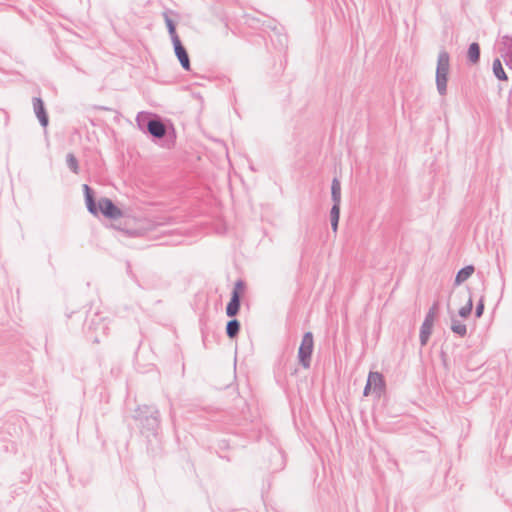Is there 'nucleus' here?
<instances>
[{
  "label": "nucleus",
  "instance_id": "b1692460",
  "mask_svg": "<svg viewBox=\"0 0 512 512\" xmlns=\"http://www.w3.org/2000/svg\"><path fill=\"white\" fill-rule=\"evenodd\" d=\"M244 289V282L242 280H238L235 285H234V288H233V291L232 292H237L239 295L241 293V291Z\"/></svg>",
  "mask_w": 512,
  "mask_h": 512
},
{
  "label": "nucleus",
  "instance_id": "bb28decb",
  "mask_svg": "<svg viewBox=\"0 0 512 512\" xmlns=\"http://www.w3.org/2000/svg\"><path fill=\"white\" fill-rule=\"evenodd\" d=\"M505 63L510 69H512V57L510 59H506Z\"/></svg>",
  "mask_w": 512,
  "mask_h": 512
},
{
  "label": "nucleus",
  "instance_id": "f257e3e1",
  "mask_svg": "<svg viewBox=\"0 0 512 512\" xmlns=\"http://www.w3.org/2000/svg\"><path fill=\"white\" fill-rule=\"evenodd\" d=\"M450 69V56L448 52L442 50L438 54L437 68H436V86L440 95H445L447 92L448 73Z\"/></svg>",
  "mask_w": 512,
  "mask_h": 512
},
{
  "label": "nucleus",
  "instance_id": "2eb2a0df",
  "mask_svg": "<svg viewBox=\"0 0 512 512\" xmlns=\"http://www.w3.org/2000/svg\"><path fill=\"white\" fill-rule=\"evenodd\" d=\"M467 58L469 62L472 64H477L480 60V46L478 43L474 42L471 43L468 51H467Z\"/></svg>",
  "mask_w": 512,
  "mask_h": 512
},
{
  "label": "nucleus",
  "instance_id": "dca6fc26",
  "mask_svg": "<svg viewBox=\"0 0 512 512\" xmlns=\"http://www.w3.org/2000/svg\"><path fill=\"white\" fill-rule=\"evenodd\" d=\"M493 73L495 77L499 80L506 81L508 79L503 69L502 63L498 58L493 61Z\"/></svg>",
  "mask_w": 512,
  "mask_h": 512
},
{
  "label": "nucleus",
  "instance_id": "423d86ee",
  "mask_svg": "<svg viewBox=\"0 0 512 512\" xmlns=\"http://www.w3.org/2000/svg\"><path fill=\"white\" fill-rule=\"evenodd\" d=\"M175 54L182 66L186 71L190 70V59L185 47L182 45L179 37H174L173 41Z\"/></svg>",
  "mask_w": 512,
  "mask_h": 512
},
{
  "label": "nucleus",
  "instance_id": "f8f14e48",
  "mask_svg": "<svg viewBox=\"0 0 512 512\" xmlns=\"http://www.w3.org/2000/svg\"><path fill=\"white\" fill-rule=\"evenodd\" d=\"M83 189H84V193H85V200H86L88 211L94 215L97 214L98 209H97L91 188L87 184H84Z\"/></svg>",
  "mask_w": 512,
  "mask_h": 512
},
{
  "label": "nucleus",
  "instance_id": "0eeeda50",
  "mask_svg": "<svg viewBox=\"0 0 512 512\" xmlns=\"http://www.w3.org/2000/svg\"><path fill=\"white\" fill-rule=\"evenodd\" d=\"M367 383L369 387L373 388V393L380 397L385 388L383 375L379 372H370Z\"/></svg>",
  "mask_w": 512,
  "mask_h": 512
},
{
  "label": "nucleus",
  "instance_id": "4468645a",
  "mask_svg": "<svg viewBox=\"0 0 512 512\" xmlns=\"http://www.w3.org/2000/svg\"><path fill=\"white\" fill-rule=\"evenodd\" d=\"M474 273V266L468 265L460 269L455 277V284L460 285Z\"/></svg>",
  "mask_w": 512,
  "mask_h": 512
},
{
  "label": "nucleus",
  "instance_id": "39448f33",
  "mask_svg": "<svg viewBox=\"0 0 512 512\" xmlns=\"http://www.w3.org/2000/svg\"><path fill=\"white\" fill-rule=\"evenodd\" d=\"M98 207L107 218L118 219L122 216V211L108 198H101Z\"/></svg>",
  "mask_w": 512,
  "mask_h": 512
},
{
  "label": "nucleus",
  "instance_id": "20e7f679",
  "mask_svg": "<svg viewBox=\"0 0 512 512\" xmlns=\"http://www.w3.org/2000/svg\"><path fill=\"white\" fill-rule=\"evenodd\" d=\"M438 312V302H435L432 307L429 309L424 322L422 323L420 329V343L422 346H425L428 342V339L432 333V327L434 324L435 317Z\"/></svg>",
  "mask_w": 512,
  "mask_h": 512
},
{
  "label": "nucleus",
  "instance_id": "f03ea898",
  "mask_svg": "<svg viewBox=\"0 0 512 512\" xmlns=\"http://www.w3.org/2000/svg\"><path fill=\"white\" fill-rule=\"evenodd\" d=\"M137 417L142 421L143 427L155 431L160 423L159 411L152 406L143 405L137 409Z\"/></svg>",
  "mask_w": 512,
  "mask_h": 512
},
{
  "label": "nucleus",
  "instance_id": "a211bd4d",
  "mask_svg": "<svg viewBox=\"0 0 512 512\" xmlns=\"http://www.w3.org/2000/svg\"><path fill=\"white\" fill-rule=\"evenodd\" d=\"M451 330L461 337H464L467 333L466 325L454 317H452Z\"/></svg>",
  "mask_w": 512,
  "mask_h": 512
},
{
  "label": "nucleus",
  "instance_id": "aec40b11",
  "mask_svg": "<svg viewBox=\"0 0 512 512\" xmlns=\"http://www.w3.org/2000/svg\"><path fill=\"white\" fill-rule=\"evenodd\" d=\"M473 308V301L471 295H469L468 301L465 306L459 309V316L466 318L471 314Z\"/></svg>",
  "mask_w": 512,
  "mask_h": 512
},
{
  "label": "nucleus",
  "instance_id": "ddd939ff",
  "mask_svg": "<svg viewBox=\"0 0 512 512\" xmlns=\"http://www.w3.org/2000/svg\"><path fill=\"white\" fill-rule=\"evenodd\" d=\"M331 198H332L333 204H336V205L341 204V183L337 178H334L332 180Z\"/></svg>",
  "mask_w": 512,
  "mask_h": 512
},
{
  "label": "nucleus",
  "instance_id": "7ed1b4c3",
  "mask_svg": "<svg viewBox=\"0 0 512 512\" xmlns=\"http://www.w3.org/2000/svg\"><path fill=\"white\" fill-rule=\"evenodd\" d=\"M314 341L311 332H306L303 335L299 350V362L304 368H309L311 363V355L313 352Z\"/></svg>",
  "mask_w": 512,
  "mask_h": 512
},
{
  "label": "nucleus",
  "instance_id": "412c9836",
  "mask_svg": "<svg viewBox=\"0 0 512 512\" xmlns=\"http://www.w3.org/2000/svg\"><path fill=\"white\" fill-rule=\"evenodd\" d=\"M165 22H166V26L168 28V32H169V34L171 36V39H172V42H173L174 41V37H178V35L176 33L174 22L168 16H165Z\"/></svg>",
  "mask_w": 512,
  "mask_h": 512
},
{
  "label": "nucleus",
  "instance_id": "f3484780",
  "mask_svg": "<svg viewBox=\"0 0 512 512\" xmlns=\"http://www.w3.org/2000/svg\"><path fill=\"white\" fill-rule=\"evenodd\" d=\"M240 330V323L236 319L228 321L226 325V333L229 338H234L238 335Z\"/></svg>",
  "mask_w": 512,
  "mask_h": 512
},
{
  "label": "nucleus",
  "instance_id": "4be33fe9",
  "mask_svg": "<svg viewBox=\"0 0 512 512\" xmlns=\"http://www.w3.org/2000/svg\"><path fill=\"white\" fill-rule=\"evenodd\" d=\"M340 205L333 204L330 211V221H339Z\"/></svg>",
  "mask_w": 512,
  "mask_h": 512
},
{
  "label": "nucleus",
  "instance_id": "1a4fd4ad",
  "mask_svg": "<svg viewBox=\"0 0 512 512\" xmlns=\"http://www.w3.org/2000/svg\"><path fill=\"white\" fill-rule=\"evenodd\" d=\"M499 51L504 60L512 57V35H503L500 38Z\"/></svg>",
  "mask_w": 512,
  "mask_h": 512
},
{
  "label": "nucleus",
  "instance_id": "5701e85b",
  "mask_svg": "<svg viewBox=\"0 0 512 512\" xmlns=\"http://www.w3.org/2000/svg\"><path fill=\"white\" fill-rule=\"evenodd\" d=\"M483 311H484V301L481 298L480 301L478 302L477 306H476V310H475L476 317L480 318L482 316V314H483Z\"/></svg>",
  "mask_w": 512,
  "mask_h": 512
},
{
  "label": "nucleus",
  "instance_id": "9b49d317",
  "mask_svg": "<svg viewBox=\"0 0 512 512\" xmlns=\"http://www.w3.org/2000/svg\"><path fill=\"white\" fill-rule=\"evenodd\" d=\"M240 309V296L237 292H232L231 299L226 306V314L229 317L237 315Z\"/></svg>",
  "mask_w": 512,
  "mask_h": 512
},
{
  "label": "nucleus",
  "instance_id": "6e6552de",
  "mask_svg": "<svg viewBox=\"0 0 512 512\" xmlns=\"http://www.w3.org/2000/svg\"><path fill=\"white\" fill-rule=\"evenodd\" d=\"M33 109L34 113L37 116L40 124L43 127H46L48 125V115L46 113L44 103L41 98L35 97L33 98Z\"/></svg>",
  "mask_w": 512,
  "mask_h": 512
},
{
  "label": "nucleus",
  "instance_id": "a878e982",
  "mask_svg": "<svg viewBox=\"0 0 512 512\" xmlns=\"http://www.w3.org/2000/svg\"><path fill=\"white\" fill-rule=\"evenodd\" d=\"M339 221H331V227L334 232H337Z\"/></svg>",
  "mask_w": 512,
  "mask_h": 512
},
{
  "label": "nucleus",
  "instance_id": "9d476101",
  "mask_svg": "<svg viewBox=\"0 0 512 512\" xmlns=\"http://www.w3.org/2000/svg\"><path fill=\"white\" fill-rule=\"evenodd\" d=\"M147 129L148 132L156 138H162L166 134L165 125L158 119L149 120L147 124Z\"/></svg>",
  "mask_w": 512,
  "mask_h": 512
},
{
  "label": "nucleus",
  "instance_id": "393cba45",
  "mask_svg": "<svg viewBox=\"0 0 512 512\" xmlns=\"http://www.w3.org/2000/svg\"><path fill=\"white\" fill-rule=\"evenodd\" d=\"M373 393V388L368 386V383H366V386L364 388V395L368 396L370 393Z\"/></svg>",
  "mask_w": 512,
  "mask_h": 512
},
{
  "label": "nucleus",
  "instance_id": "6ab92c4d",
  "mask_svg": "<svg viewBox=\"0 0 512 512\" xmlns=\"http://www.w3.org/2000/svg\"><path fill=\"white\" fill-rule=\"evenodd\" d=\"M66 162L71 171H73L75 174L79 172L78 161L72 153L67 154Z\"/></svg>",
  "mask_w": 512,
  "mask_h": 512
}]
</instances>
